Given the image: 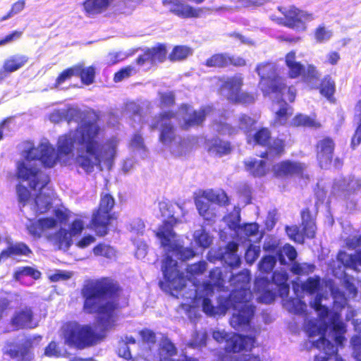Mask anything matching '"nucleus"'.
Instances as JSON below:
<instances>
[{"instance_id":"obj_1","label":"nucleus","mask_w":361,"mask_h":361,"mask_svg":"<svg viewBox=\"0 0 361 361\" xmlns=\"http://www.w3.org/2000/svg\"><path fill=\"white\" fill-rule=\"evenodd\" d=\"M121 293L118 283L111 278L86 280L80 289L82 311L97 315V324L93 328L91 324L66 323L62 329L65 343L71 347L84 349L103 341L106 331L115 326Z\"/></svg>"},{"instance_id":"obj_2","label":"nucleus","mask_w":361,"mask_h":361,"mask_svg":"<svg viewBox=\"0 0 361 361\" xmlns=\"http://www.w3.org/2000/svg\"><path fill=\"white\" fill-rule=\"evenodd\" d=\"M99 115L94 110L87 112L80 124L73 130L58 137L56 148L49 143L31 147L25 151L27 161H39L44 168H53L57 163L66 166L73 157L75 145H78L76 164L87 173L102 163L101 143L99 140L102 128Z\"/></svg>"},{"instance_id":"obj_3","label":"nucleus","mask_w":361,"mask_h":361,"mask_svg":"<svg viewBox=\"0 0 361 361\" xmlns=\"http://www.w3.org/2000/svg\"><path fill=\"white\" fill-rule=\"evenodd\" d=\"M173 207L171 204L161 202L159 209L163 217H166L161 224L154 231V235L159 240L160 246L166 252L163 259L161 271L167 286L172 290H180L186 284L184 274L178 269V263L173 259L169 253H174L182 261H187L195 257V252L192 247H185L176 242V233L174 226L180 221L174 216Z\"/></svg>"},{"instance_id":"obj_4","label":"nucleus","mask_w":361,"mask_h":361,"mask_svg":"<svg viewBox=\"0 0 361 361\" xmlns=\"http://www.w3.org/2000/svg\"><path fill=\"white\" fill-rule=\"evenodd\" d=\"M250 281L249 274L244 271L232 275L231 278L235 288L230 293L228 302L238 312L233 314L230 319V324L237 330L249 326L254 316L255 307L249 302L250 291L247 286Z\"/></svg>"},{"instance_id":"obj_5","label":"nucleus","mask_w":361,"mask_h":361,"mask_svg":"<svg viewBox=\"0 0 361 361\" xmlns=\"http://www.w3.org/2000/svg\"><path fill=\"white\" fill-rule=\"evenodd\" d=\"M255 71L260 78V84L262 85L261 90L264 95L272 94L282 98L286 94L289 102L293 103L295 101L297 90L293 85H288L286 79L279 74L269 76V73L276 71L271 63H259L256 66Z\"/></svg>"},{"instance_id":"obj_6","label":"nucleus","mask_w":361,"mask_h":361,"mask_svg":"<svg viewBox=\"0 0 361 361\" xmlns=\"http://www.w3.org/2000/svg\"><path fill=\"white\" fill-rule=\"evenodd\" d=\"M116 201L109 192H102L97 208L92 214L90 222V228L96 235L104 237L108 234L109 226L118 219V214L113 212Z\"/></svg>"},{"instance_id":"obj_7","label":"nucleus","mask_w":361,"mask_h":361,"mask_svg":"<svg viewBox=\"0 0 361 361\" xmlns=\"http://www.w3.org/2000/svg\"><path fill=\"white\" fill-rule=\"evenodd\" d=\"M271 137V131L269 128L260 127L247 137V142L266 147V150L260 154L261 158L267 159L269 156L279 158L286 153V140L279 137L273 140Z\"/></svg>"},{"instance_id":"obj_8","label":"nucleus","mask_w":361,"mask_h":361,"mask_svg":"<svg viewBox=\"0 0 361 361\" xmlns=\"http://www.w3.org/2000/svg\"><path fill=\"white\" fill-rule=\"evenodd\" d=\"M296 58L295 50H291L285 55L284 62L288 68L287 77L289 79L302 78V81L309 85L311 90H316L320 76L318 70L312 64H308L305 67L300 61H298Z\"/></svg>"},{"instance_id":"obj_9","label":"nucleus","mask_w":361,"mask_h":361,"mask_svg":"<svg viewBox=\"0 0 361 361\" xmlns=\"http://www.w3.org/2000/svg\"><path fill=\"white\" fill-rule=\"evenodd\" d=\"M317 209L314 212H312L309 207L303 208L300 212V226L298 225L286 226L285 231L288 238L300 244H303L306 238L314 239L317 229Z\"/></svg>"},{"instance_id":"obj_10","label":"nucleus","mask_w":361,"mask_h":361,"mask_svg":"<svg viewBox=\"0 0 361 361\" xmlns=\"http://www.w3.org/2000/svg\"><path fill=\"white\" fill-rule=\"evenodd\" d=\"M176 116V112L172 110L161 111L154 117V121L150 125L151 130H159L158 140L163 145L170 146L180 139L176 126L171 121Z\"/></svg>"},{"instance_id":"obj_11","label":"nucleus","mask_w":361,"mask_h":361,"mask_svg":"<svg viewBox=\"0 0 361 361\" xmlns=\"http://www.w3.org/2000/svg\"><path fill=\"white\" fill-rule=\"evenodd\" d=\"M205 0H161L164 6H170L169 11L172 14L183 19L200 18L204 16V13L212 11H220L224 7H195L186 4V1H191L196 4H201Z\"/></svg>"},{"instance_id":"obj_12","label":"nucleus","mask_w":361,"mask_h":361,"mask_svg":"<svg viewBox=\"0 0 361 361\" xmlns=\"http://www.w3.org/2000/svg\"><path fill=\"white\" fill-rule=\"evenodd\" d=\"M244 80L240 74L227 78L220 85V90L227 92V100L234 104L244 106L253 104L256 99V94L252 92L243 91Z\"/></svg>"},{"instance_id":"obj_13","label":"nucleus","mask_w":361,"mask_h":361,"mask_svg":"<svg viewBox=\"0 0 361 361\" xmlns=\"http://www.w3.org/2000/svg\"><path fill=\"white\" fill-rule=\"evenodd\" d=\"M195 202L199 214L208 221L212 220L216 216V213L214 209L211 207V204L226 207L230 203L227 194L223 190H204L195 199Z\"/></svg>"},{"instance_id":"obj_14","label":"nucleus","mask_w":361,"mask_h":361,"mask_svg":"<svg viewBox=\"0 0 361 361\" xmlns=\"http://www.w3.org/2000/svg\"><path fill=\"white\" fill-rule=\"evenodd\" d=\"M16 176L18 179L26 181L29 187L32 190H42L50 182L49 176L38 167L29 165L23 161L16 163Z\"/></svg>"},{"instance_id":"obj_15","label":"nucleus","mask_w":361,"mask_h":361,"mask_svg":"<svg viewBox=\"0 0 361 361\" xmlns=\"http://www.w3.org/2000/svg\"><path fill=\"white\" fill-rule=\"evenodd\" d=\"M4 355L14 361H33L34 338L27 336L20 341H11L2 349Z\"/></svg>"},{"instance_id":"obj_16","label":"nucleus","mask_w":361,"mask_h":361,"mask_svg":"<svg viewBox=\"0 0 361 361\" xmlns=\"http://www.w3.org/2000/svg\"><path fill=\"white\" fill-rule=\"evenodd\" d=\"M279 11L283 16V25L298 32H304L307 30L306 22L314 19L312 13L302 11L295 6L289 8L279 7Z\"/></svg>"},{"instance_id":"obj_17","label":"nucleus","mask_w":361,"mask_h":361,"mask_svg":"<svg viewBox=\"0 0 361 361\" xmlns=\"http://www.w3.org/2000/svg\"><path fill=\"white\" fill-rule=\"evenodd\" d=\"M306 169L305 164L291 159L280 161L272 166L274 176L277 178H304Z\"/></svg>"},{"instance_id":"obj_18","label":"nucleus","mask_w":361,"mask_h":361,"mask_svg":"<svg viewBox=\"0 0 361 361\" xmlns=\"http://www.w3.org/2000/svg\"><path fill=\"white\" fill-rule=\"evenodd\" d=\"M326 329V325H319L314 319L307 320L305 324V331L309 337L320 336L312 345L324 354H331L334 350V344L325 337Z\"/></svg>"},{"instance_id":"obj_19","label":"nucleus","mask_w":361,"mask_h":361,"mask_svg":"<svg viewBox=\"0 0 361 361\" xmlns=\"http://www.w3.org/2000/svg\"><path fill=\"white\" fill-rule=\"evenodd\" d=\"M335 149L336 142L331 137L325 136L316 142L315 157L321 169H327L332 164Z\"/></svg>"},{"instance_id":"obj_20","label":"nucleus","mask_w":361,"mask_h":361,"mask_svg":"<svg viewBox=\"0 0 361 361\" xmlns=\"http://www.w3.org/2000/svg\"><path fill=\"white\" fill-rule=\"evenodd\" d=\"M186 116L183 118L180 128L183 130H188L192 128L202 126L206 120L208 111L205 107L199 109H192V106L188 104L183 103L179 106Z\"/></svg>"},{"instance_id":"obj_21","label":"nucleus","mask_w":361,"mask_h":361,"mask_svg":"<svg viewBox=\"0 0 361 361\" xmlns=\"http://www.w3.org/2000/svg\"><path fill=\"white\" fill-rule=\"evenodd\" d=\"M204 65L211 68H225L233 66L235 67H243L246 66V60L240 56L235 57L228 53L220 52L212 54L208 57Z\"/></svg>"},{"instance_id":"obj_22","label":"nucleus","mask_w":361,"mask_h":361,"mask_svg":"<svg viewBox=\"0 0 361 361\" xmlns=\"http://www.w3.org/2000/svg\"><path fill=\"white\" fill-rule=\"evenodd\" d=\"M255 338L254 336H244L233 334L226 339L224 350L226 353H239L243 350H251L255 347Z\"/></svg>"},{"instance_id":"obj_23","label":"nucleus","mask_w":361,"mask_h":361,"mask_svg":"<svg viewBox=\"0 0 361 361\" xmlns=\"http://www.w3.org/2000/svg\"><path fill=\"white\" fill-rule=\"evenodd\" d=\"M11 324L16 330L36 327L32 307L25 306L16 311L11 319Z\"/></svg>"},{"instance_id":"obj_24","label":"nucleus","mask_w":361,"mask_h":361,"mask_svg":"<svg viewBox=\"0 0 361 361\" xmlns=\"http://www.w3.org/2000/svg\"><path fill=\"white\" fill-rule=\"evenodd\" d=\"M33 254L31 248L23 242L10 243L0 252V264L9 258L30 257Z\"/></svg>"},{"instance_id":"obj_25","label":"nucleus","mask_w":361,"mask_h":361,"mask_svg":"<svg viewBox=\"0 0 361 361\" xmlns=\"http://www.w3.org/2000/svg\"><path fill=\"white\" fill-rule=\"evenodd\" d=\"M255 124V121L254 118L245 114H242L238 119L237 128L227 123H219L217 131L222 134L228 133V135L235 134L238 133V130L248 132Z\"/></svg>"},{"instance_id":"obj_26","label":"nucleus","mask_w":361,"mask_h":361,"mask_svg":"<svg viewBox=\"0 0 361 361\" xmlns=\"http://www.w3.org/2000/svg\"><path fill=\"white\" fill-rule=\"evenodd\" d=\"M116 0H85L82 4V9L89 18L99 15L109 9Z\"/></svg>"},{"instance_id":"obj_27","label":"nucleus","mask_w":361,"mask_h":361,"mask_svg":"<svg viewBox=\"0 0 361 361\" xmlns=\"http://www.w3.org/2000/svg\"><path fill=\"white\" fill-rule=\"evenodd\" d=\"M54 228L56 221L54 218L44 217L38 220H30L27 229L32 236L39 238L44 231Z\"/></svg>"},{"instance_id":"obj_28","label":"nucleus","mask_w":361,"mask_h":361,"mask_svg":"<svg viewBox=\"0 0 361 361\" xmlns=\"http://www.w3.org/2000/svg\"><path fill=\"white\" fill-rule=\"evenodd\" d=\"M177 353V349L174 344L169 339L162 341L159 348V361H199L197 359L185 357L183 360H174L172 358Z\"/></svg>"},{"instance_id":"obj_29","label":"nucleus","mask_w":361,"mask_h":361,"mask_svg":"<svg viewBox=\"0 0 361 361\" xmlns=\"http://www.w3.org/2000/svg\"><path fill=\"white\" fill-rule=\"evenodd\" d=\"M243 164L245 170L254 177L261 178L267 173V161L264 160L250 158L245 160Z\"/></svg>"},{"instance_id":"obj_30","label":"nucleus","mask_w":361,"mask_h":361,"mask_svg":"<svg viewBox=\"0 0 361 361\" xmlns=\"http://www.w3.org/2000/svg\"><path fill=\"white\" fill-rule=\"evenodd\" d=\"M270 283L267 277L257 278L255 281V291L261 294V300L267 304L272 302L275 299V294L267 289Z\"/></svg>"},{"instance_id":"obj_31","label":"nucleus","mask_w":361,"mask_h":361,"mask_svg":"<svg viewBox=\"0 0 361 361\" xmlns=\"http://www.w3.org/2000/svg\"><path fill=\"white\" fill-rule=\"evenodd\" d=\"M76 76H78L81 82L85 85H90L94 82L96 68L94 66H85L82 63L75 64Z\"/></svg>"},{"instance_id":"obj_32","label":"nucleus","mask_w":361,"mask_h":361,"mask_svg":"<svg viewBox=\"0 0 361 361\" xmlns=\"http://www.w3.org/2000/svg\"><path fill=\"white\" fill-rule=\"evenodd\" d=\"M28 60L29 58L26 55L15 54L5 60L3 68L7 73H11L23 68Z\"/></svg>"},{"instance_id":"obj_33","label":"nucleus","mask_w":361,"mask_h":361,"mask_svg":"<svg viewBox=\"0 0 361 361\" xmlns=\"http://www.w3.org/2000/svg\"><path fill=\"white\" fill-rule=\"evenodd\" d=\"M238 245L234 241L228 242L225 247L224 257L228 265L232 268L240 265V258L238 255Z\"/></svg>"},{"instance_id":"obj_34","label":"nucleus","mask_w":361,"mask_h":361,"mask_svg":"<svg viewBox=\"0 0 361 361\" xmlns=\"http://www.w3.org/2000/svg\"><path fill=\"white\" fill-rule=\"evenodd\" d=\"M233 145L230 141L224 140L218 137L212 139L209 151L219 157L230 154L233 151Z\"/></svg>"},{"instance_id":"obj_35","label":"nucleus","mask_w":361,"mask_h":361,"mask_svg":"<svg viewBox=\"0 0 361 361\" xmlns=\"http://www.w3.org/2000/svg\"><path fill=\"white\" fill-rule=\"evenodd\" d=\"M54 244L57 245L59 249H68L73 244L72 235L65 228H59L52 236Z\"/></svg>"},{"instance_id":"obj_36","label":"nucleus","mask_w":361,"mask_h":361,"mask_svg":"<svg viewBox=\"0 0 361 361\" xmlns=\"http://www.w3.org/2000/svg\"><path fill=\"white\" fill-rule=\"evenodd\" d=\"M52 203L49 195L42 194L39 191L34 200L33 210L36 215L47 212L51 207Z\"/></svg>"},{"instance_id":"obj_37","label":"nucleus","mask_w":361,"mask_h":361,"mask_svg":"<svg viewBox=\"0 0 361 361\" xmlns=\"http://www.w3.org/2000/svg\"><path fill=\"white\" fill-rule=\"evenodd\" d=\"M152 65L157 63H163L167 58V49L164 43H157L151 48H147Z\"/></svg>"},{"instance_id":"obj_38","label":"nucleus","mask_w":361,"mask_h":361,"mask_svg":"<svg viewBox=\"0 0 361 361\" xmlns=\"http://www.w3.org/2000/svg\"><path fill=\"white\" fill-rule=\"evenodd\" d=\"M293 114V109L286 102L283 101V104L279 109L275 112L273 126H285L289 117Z\"/></svg>"},{"instance_id":"obj_39","label":"nucleus","mask_w":361,"mask_h":361,"mask_svg":"<svg viewBox=\"0 0 361 361\" xmlns=\"http://www.w3.org/2000/svg\"><path fill=\"white\" fill-rule=\"evenodd\" d=\"M289 126L293 128H319L321 125L309 116L299 113L292 118Z\"/></svg>"},{"instance_id":"obj_40","label":"nucleus","mask_w":361,"mask_h":361,"mask_svg":"<svg viewBox=\"0 0 361 361\" xmlns=\"http://www.w3.org/2000/svg\"><path fill=\"white\" fill-rule=\"evenodd\" d=\"M316 89H319V92L329 100L333 98L336 91V84L329 75H325L320 82L319 86L317 85Z\"/></svg>"},{"instance_id":"obj_41","label":"nucleus","mask_w":361,"mask_h":361,"mask_svg":"<svg viewBox=\"0 0 361 361\" xmlns=\"http://www.w3.org/2000/svg\"><path fill=\"white\" fill-rule=\"evenodd\" d=\"M24 276H30L34 280H38L41 278L42 273L30 266L19 267L13 273V279L16 281H20Z\"/></svg>"},{"instance_id":"obj_42","label":"nucleus","mask_w":361,"mask_h":361,"mask_svg":"<svg viewBox=\"0 0 361 361\" xmlns=\"http://www.w3.org/2000/svg\"><path fill=\"white\" fill-rule=\"evenodd\" d=\"M288 276L286 274L274 271L271 276V283L278 287L279 295L286 296L289 293V286L287 283Z\"/></svg>"},{"instance_id":"obj_43","label":"nucleus","mask_w":361,"mask_h":361,"mask_svg":"<svg viewBox=\"0 0 361 361\" xmlns=\"http://www.w3.org/2000/svg\"><path fill=\"white\" fill-rule=\"evenodd\" d=\"M191 54L192 50L190 47L184 45H176L173 47L169 54L168 59L171 62L180 61L185 60Z\"/></svg>"},{"instance_id":"obj_44","label":"nucleus","mask_w":361,"mask_h":361,"mask_svg":"<svg viewBox=\"0 0 361 361\" xmlns=\"http://www.w3.org/2000/svg\"><path fill=\"white\" fill-rule=\"evenodd\" d=\"M92 252L95 256L104 257L106 259H114L116 257V249L105 243H99L92 249Z\"/></svg>"},{"instance_id":"obj_45","label":"nucleus","mask_w":361,"mask_h":361,"mask_svg":"<svg viewBox=\"0 0 361 361\" xmlns=\"http://www.w3.org/2000/svg\"><path fill=\"white\" fill-rule=\"evenodd\" d=\"M285 255L290 261H294L297 257L296 250L290 244H286L281 249L279 250L276 256L281 264H286Z\"/></svg>"},{"instance_id":"obj_46","label":"nucleus","mask_w":361,"mask_h":361,"mask_svg":"<svg viewBox=\"0 0 361 361\" xmlns=\"http://www.w3.org/2000/svg\"><path fill=\"white\" fill-rule=\"evenodd\" d=\"M207 264L204 260L188 265L186 268L188 277L192 279L197 276L202 275L207 270Z\"/></svg>"},{"instance_id":"obj_47","label":"nucleus","mask_w":361,"mask_h":361,"mask_svg":"<svg viewBox=\"0 0 361 361\" xmlns=\"http://www.w3.org/2000/svg\"><path fill=\"white\" fill-rule=\"evenodd\" d=\"M321 287L320 278L318 276L309 277L304 283L302 284V289L310 295L318 292Z\"/></svg>"},{"instance_id":"obj_48","label":"nucleus","mask_w":361,"mask_h":361,"mask_svg":"<svg viewBox=\"0 0 361 361\" xmlns=\"http://www.w3.org/2000/svg\"><path fill=\"white\" fill-rule=\"evenodd\" d=\"M276 263V259L272 255L264 256L259 262V269L262 273L269 274L272 271Z\"/></svg>"},{"instance_id":"obj_49","label":"nucleus","mask_w":361,"mask_h":361,"mask_svg":"<svg viewBox=\"0 0 361 361\" xmlns=\"http://www.w3.org/2000/svg\"><path fill=\"white\" fill-rule=\"evenodd\" d=\"M315 269L313 264L295 262L292 264L290 271L295 275H307Z\"/></svg>"},{"instance_id":"obj_50","label":"nucleus","mask_w":361,"mask_h":361,"mask_svg":"<svg viewBox=\"0 0 361 361\" xmlns=\"http://www.w3.org/2000/svg\"><path fill=\"white\" fill-rule=\"evenodd\" d=\"M341 315L339 312H334L329 319L331 329L336 334H343L345 332V326L343 322L341 321Z\"/></svg>"},{"instance_id":"obj_51","label":"nucleus","mask_w":361,"mask_h":361,"mask_svg":"<svg viewBox=\"0 0 361 361\" xmlns=\"http://www.w3.org/2000/svg\"><path fill=\"white\" fill-rule=\"evenodd\" d=\"M76 76L75 64L62 71L55 80L54 86H60L72 77Z\"/></svg>"},{"instance_id":"obj_52","label":"nucleus","mask_w":361,"mask_h":361,"mask_svg":"<svg viewBox=\"0 0 361 361\" xmlns=\"http://www.w3.org/2000/svg\"><path fill=\"white\" fill-rule=\"evenodd\" d=\"M209 281L213 283L217 288H221L224 287V280L221 268L215 267L210 270L209 274Z\"/></svg>"},{"instance_id":"obj_53","label":"nucleus","mask_w":361,"mask_h":361,"mask_svg":"<svg viewBox=\"0 0 361 361\" xmlns=\"http://www.w3.org/2000/svg\"><path fill=\"white\" fill-rule=\"evenodd\" d=\"M25 0H18L16 1L11 5L10 10L1 18L0 21H4L11 18L14 15H16L21 12L25 8Z\"/></svg>"},{"instance_id":"obj_54","label":"nucleus","mask_w":361,"mask_h":361,"mask_svg":"<svg viewBox=\"0 0 361 361\" xmlns=\"http://www.w3.org/2000/svg\"><path fill=\"white\" fill-rule=\"evenodd\" d=\"M16 192L18 202L24 207L31 198L30 191L26 186L19 183L16 185Z\"/></svg>"},{"instance_id":"obj_55","label":"nucleus","mask_w":361,"mask_h":361,"mask_svg":"<svg viewBox=\"0 0 361 361\" xmlns=\"http://www.w3.org/2000/svg\"><path fill=\"white\" fill-rule=\"evenodd\" d=\"M344 265L353 270H356L358 266H361V248L356 250L355 253L348 255Z\"/></svg>"},{"instance_id":"obj_56","label":"nucleus","mask_w":361,"mask_h":361,"mask_svg":"<svg viewBox=\"0 0 361 361\" xmlns=\"http://www.w3.org/2000/svg\"><path fill=\"white\" fill-rule=\"evenodd\" d=\"M135 72V68L133 66H124L114 73L113 80L114 82H119L123 80L130 77Z\"/></svg>"},{"instance_id":"obj_57","label":"nucleus","mask_w":361,"mask_h":361,"mask_svg":"<svg viewBox=\"0 0 361 361\" xmlns=\"http://www.w3.org/2000/svg\"><path fill=\"white\" fill-rule=\"evenodd\" d=\"M350 345L354 358L357 361H361V335H353L350 338Z\"/></svg>"},{"instance_id":"obj_58","label":"nucleus","mask_w":361,"mask_h":361,"mask_svg":"<svg viewBox=\"0 0 361 361\" xmlns=\"http://www.w3.org/2000/svg\"><path fill=\"white\" fill-rule=\"evenodd\" d=\"M314 35L317 42L321 43L329 40L332 36V32L327 30L324 25H321L315 29Z\"/></svg>"},{"instance_id":"obj_59","label":"nucleus","mask_w":361,"mask_h":361,"mask_svg":"<svg viewBox=\"0 0 361 361\" xmlns=\"http://www.w3.org/2000/svg\"><path fill=\"white\" fill-rule=\"evenodd\" d=\"M161 107H171L174 106L175 94L173 92H161L159 94Z\"/></svg>"},{"instance_id":"obj_60","label":"nucleus","mask_w":361,"mask_h":361,"mask_svg":"<svg viewBox=\"0 0 361 361\" xmlns=\"http://www.w3.org/2000/svg\"><path fill=\"white\" fill-rule=\"evenodd\" d=\"M44 355L49 357H59L61 355V349L56 341H51L45 347Z\"/></svg>"},{"instance_id":"obj_61","label":"nucleus","mask_w":361,"mask_h":361,"mask_svg":"<svg viewBox=\"0 0 361 361\" xmlns=\"http://www.w3.org/2000/svg\"><path fill=\"white\" fill-rule=\"evenodd\" d=\"M291 302V311L299 315H306L307 305L305 302L300 299H293Z\"/></svg>"},{"instance_id":"obj_62","label":"nucleus","mask_w":361,"mask_h":361,"mask_svg":"<svg viewBox=\"0 0 361 361\" xmlns=\"http://www.w3.org/2000/svg\"><path fill=\"white\" fill-rule=\"evenodd\" d=\"M54 220L56 221V227L59 225L66 224L70 217L68 212L61 209H55L54 211Z\"/></svg>"},{"instance_id":"obj_63","label":"nucleus","mask_w":361,"mask_h":361,"mask_svg":"<svg viewBox=\"0 0 361 361\" xmlns=\"http://www.w3.org/2000/svg\"><path fill=\"white\" fill-rule=\"evenodd\" d=\"M196 243L204 248H207L212 243V238L209 234L202 230L195 236Z\"/></svg>"},{"instance_id":"obj_64","label":"nucleus","mask_w":361,"mask_h":361,"mask_svg":"<svg viewBox=\"0 0 361 361\" xmlns=\"http://www.w3.org/2000/svg\"><path fill=\"white\" fill-rule=\"evenodd\" d=\"M140 335L142 341L147 344H155L157 337L155 333L149 329H144L140 331Z\"/></svg>"}]
</instances>
